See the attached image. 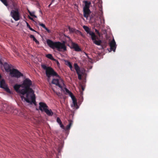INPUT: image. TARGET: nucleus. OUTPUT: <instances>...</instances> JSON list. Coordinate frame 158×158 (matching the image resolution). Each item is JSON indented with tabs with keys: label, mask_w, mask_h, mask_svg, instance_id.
Here are the masks:
<instances>
[{
	"label": "nucleus",
	"mask_w": 158,
	"mask_h": 158,
	"mask_svg": "<svg viewBox=\"0 0 158 158\" xmlns=\"http://www.w3.org/2000/svg\"><path fill=\"white\" fill-rule=\"evenodd\" d=\"M29 19H30L31 20H33V19L30 17H29Z\"/></svg>",
	"instance_id": "nucleus-40"
},
{
	"label": "nucleus",
	"mask_w": 158,
	"mask_h": 158,
	"mask_svg": "<svg viewBox=\"0 0 158 158\" xmlns=\"http://www.w3.org/2000/svg\"><path fill=\"white\" fill-rule=\"evenodd\" d=\"M83 28L87 32V34H89L91 36V38L93 41V42L96 45L101 46L102 43V41L101 40H97L96 39L98 40V38L95 35V33L91 31V29L88 27L84 26Z\"/></svg>",
	"instance_id": "nucleus-4"
},
{
	"label": "nucleus",
	"mask_w": 158,
	"mask_h": 158,
	"mask_svg": "<svg viewBox=\"0 0 158 158\" xmlns=\"http://www.w3.org/2000/svg\"><path fill=\"white\" fill-rule=\"evenodd\" d=\"M2 63L1 61L0 60V64L2 65Z\"/></svg>",
	"instance_id": "nucleus-38"
},
{
	"label": "nucleus",
	"mask_w": 158,
	"mask_h": 158,
	"mask_svg": "<svg viewBox=\"0 0 158 158\" xmlns=\"http://www.w3.org/2000/svg\"><path fill=\"white\" fill-rule=\"evenodd\" d=\"M56 121L59 124H61L62 123L61 120L59 117L57 118Z\"/></svg>",
	"instance_id": "nucleus-30"
},
{
	"label": "nucleus",
	"mask_w": 158,
	"mask_h": 158,
	"mask_svg": "<svg viewBox=\"0 0 158 158\" xmlns=\"http://www.w3.org/2000/svg\"><path fill=\"white\" fill-rule=\"evenodd\" d=\"M30 37L31 38L33 39V38L35 37V36L33 35H31L30 36Z\"/></svg>",
	"instance_id": "nucleus-36"
},
{
	"label": "nucleus",
	"mask_w": 158,
	"mask_h": 158,
	"mask_svg": "<svg viewBox=\"0 0 158 158\" xmlns=\"http://www.w3.org/2000/svg\"><path fill=\"white\" fill-rule=\"evenodd\" d=\"M66 92V93H67L68 94H69V95L71 97V98L72 99V100H73V99H75L76 98L73 95V94L67 88H64Z\"/></svg>",
	"instance_id": "nucleus-19"
},
{
	"label": "nucleus",
	"mask_w": 158,
	"mask_h": 158,
	"mask_svg": "<svg viewBox=\"0 0 158 158\" xmlns=\"http://www.w3.org/2000/svg\"><path fill=\"white\" fill-rule=\"evenodd\" d=\"M44 112L49 116H52L53 114V113L52 110L51 109L49 110L48 108L47 109H45Z\"/></svg>",
	"instance_id": "nucleus-20"
},
{
	"label": "nucleus",
	"mask_w": 158,
	"mask_h": 158,
	"mask_svg": "<svg viewBox=\"0 0 158 158\" xmlns=\"http://www.w3.org/2000/svg\"><path fill=\"white\" fill-rule=\"evenodd\" d=\"M41 66L44 69L46 70V75L48 78V79H49L52 76H56L58 78V79H53L52 83L62 89L63 86L64 85V81L60 77L58 74L50 67H47L44 64H41Z\"/></svg>",
	"instance_id": "nucleus-2"
},
{
	"label": "nucleus",
	"mask_w": 158,
	"mask_h": 158,
	"mask_svg": "<svg viewBox=\"0 0 158 158\" xmlns=\"http://www.w3.org/2000/svg\"><path fill=\"white\" fill-rule=\"evenodd\" d=\"M2 105H0V107H1Z\"/></svg>",
	"instance_id": "nucleus-47"
},
{
	"label": "nucleus",
	"mask_w": 158,
	"mask_h": 158,
	"mask_svg": "<svg viewBox=\"0 0 158 158\" xmlns=\"http://www.w3.org/2000/svg\"><path fill=\"white\" fill-rule=\"evenodd\" d=\"M80 94H81V95H82L83 94V92H81L80 93Z\"/></svg>",
	"instance_id": "nucleus-44"
},
{
	"label": "nucleus",
	"mask_w": 158,
	"mask_h": 158,
	"mask_svg": "<svg viewBox=\"0 0 158 158\" xmlns=\"http://www.w3.org/2000/svg\"><path fill=\"white\" fill-rule=\"evenodd\" d=\"M10 14L15 21H17L20 19V13L17 8H15V10H12L11 11Z\"/></svg>",
	"instance_id": "nucleus-6"
},
{
	"label": "nucleus",
	"mask_w": 158,
	"mask_h": 158,
	"mask_svg": "<svg viewBox=\"0 0 158 158\" xmlns=\"http://www.w3.org/2000/svg\"><path fill=\"white\" fill-rule=\"evenodd\" d=\"M27 27L31 31H35L33 29V28L31 27L30 25H29V24L27 23Z\"/></svg>",
	"instance_id": "nucleus-27"
},
{
	"label": "nucleus",
	"mask_w": 158,
	"mask_h": 158,
	"mask_svg": "<svg viewBox=\"0 0 158 158\" xmlns=\"http://www.w3.org/2000/svg\"><path fill=\"white\" fill-rule=\"evenodd\" d=\"M66 92V93H67L68 94H69V95L71 97V98L72 99V100H73V99H75L76 98L73 95V94L67 88H64Z\"/></svg>",
	"instance_id": "nucleus-17"
},
{
	"label": "nucleus",
	"mask_w": 158,
	"mask_h": 158,
	"mask_svg": "<svg viewBox=\"0 0 158 158\" xmlns=\"http://www.w3.org/2000/svg\"><path fill=\"white\" fill-rule=\"evenodd\" d=\"M82 89L83 90H84V88L82 87Z\"/></svg>",
	"instance_id": "nucleus-45"
},
{
	"label": "nucleus",
	"mask_w": 158,
	"mask_h": 158,
	"mask_svg": "<svg viewBox=\"0 0 158 158\" xmlns=\"http://www.w3.org/2000/svg\"><path fill=\"white\" fill-rule=\"evenodd\" d=\"M10 74L12 75L13 77H15L17 78L20 77H23V74L20 72L18 70L15 69H13L11 71Z\"/></svg>",
	"instance_id": "nucleus-7"
},
{
	"label": "nucleus",
	"mask_w": 158,
	"mask_h": 158,
	"mask_svg": "<svg viewBox=\"0 0 158 158\" xmlns=\"http://www.w3.org/2000/svg\"><path fill=\"white\" fill-rule=\"evenodd\" d=\"M32 85V81L29 79L26 78L24 80L22 84L15 85L14 88L16 92L21 95V97L22 100L24 99L31 104L33 103L36 105L34 92L30 88Z\"/></svg>",
	"instance_id": "nucleus-1"
},
{
	"label": "nucleus",
	"mask_w": 158,
	"mask_h": 158,
	"mask_svg": "<svg viewBox=\"0 0 158 158\" xmlns=\"http://www.w3.org/2000/svg\"><path fill=\"white\" fill-rule=\"evenodd\" d=\"M85 55H86V56H87V57L88 58V59L89 60V61H90V60H92L89 57V56L88 55V54L86 53H85Z\"/></svg>",
	"instance_id": "nucleus-34"
},
{
	"label": "nucleus",
	"mask_w": 158,
	"mask_h": 158,
	"mask_svg": "<svg viewBox=\"0 0 158 158\" xmlns=\"http://www.w3.org/2000/svg\"><path fill=\"white\" fill-rule=\"evenodd\" d=\"M54 0H52V1L51 2V3H52H52L54 2Z\"/></svg>",
	"instance_id": "nucleus-41"
},
{
	"label": "nucleus",
	"mask_w": 158,
	"mask_h": 158,
	"mask_svg": "<svg viewBox=\"0 0 158 158\" xmlns=\"http://www.w3.org/2000/svg\"><path fill=\"white\" fill-rule=\"evenodd\" d=\"M28 12H29V14L32 17H35V18L36 17V16L34 15V12H31L29 10H28Z\"/></svg>",
	"instance_id": "nucleus-28"
},
{
	"label": "nucleus",
	"mask_w": 158,
	"mask_h": 158,
	"mask_svg": "<svg viewBox=\"0 0 158 158\" xmlns=\"http://www.w3.org/2000/svg\"><path fill=\"white\" fill-rule=\"evenodd\" d=\"M74 66L76 73L78 75V77L79 80L81 79V75L80 74L81 71L80 69L79 66L77 63H74Z\"/></svg>",
	"instance_id": "nucleus-8"
},
{
	"label": "nucleus",
	"mask_w": 158,
	"mask_h": 158,
	"mask_svg": "<svg viewBox=\"0 0 158 158\" xmlns=\"http://www.w3.org/2000/svg\"><path fill=\"white\" fill-rule=\"evenodd\" d=\"M3 66L4 67V69L5 70V71L6 72H10L12 70L11 69V65L10 64H9L6 63H5L4 64Z\"/></svg>",
	"instance_id": "nucleus-12"
},
{
	"label": "nucleus",
	"mask_w": 158,
	"mask_h": 158,
	"mask_svg": "<svg viewBox=\"0 0 158 158\" xmlns=\"http://www.w3.org/2000/svg\"><path fill=\"white\" fill-rule=\"evenodd\" d=\"M11 22H12V23H13V20H12V21H11Z\"/></svg>",
	"instance_id": "nucleus-46"
},
{
	"label": "nucleus",
	"mask_w": 158,
	"mask_h": 158,
	"mask_svg": "<svg viewBox=\"0 0 158 158\" xmlns=\"http://www.w3.org/2000/svg\"><path fill=\"white\" fill-rule=\"evenodd\" d=\"M72 48L74 49V50L76 52H81V49L79 47V45L77 44L72 42L71 44Z\"/></svg>",
	"instance_id": "nucleus-10"
},
{
	"label": "nucleus",
	"mask_w": 158,
	"mask_h": 158,
	"mask_svg": "<svg viewBox=\"0 0 158 158\" xmlns=\"http://www.w3.org/2000/svg\"><path fill=\"white\" fill-rule=\"evenodd\" d=\"M83 2L85 3V6L83 9H89L90 5L91 3L90 2L86 1H83Z\"/></svg>",
	"instance_id": "nucleus-15"
},
{
	"label": "nucleus",
	"mask_w": 158,
	"mask_h": 158,
	"mask_svg": "<svg viewBox=\"0 0 158 158\" xmlns=\"http://www.w3.org/2000/svg\"><path fill=\"white\" fill-rule=\"evenodd\" d=\"M95 32L100 37L101 36V34L96 29H95Z\"/></svg>",
	"instance_id": "nucleus-31"
},
{
	"label": "nucleus",
	"mask_w": 158,
	"mask_h": 158,
	"mask_svg": "<svg viewBox=\"0 0 158 158\" xmlns=\"http://www.w3.org/2000/svg\"><path fill=\"white\" fill-rule=\"evenodd\" d=\"M0 0L6 6H8V4L7 3L6 0Z\"/></svg>",
	"instance_id": "nucleus-25"
},
{
	"label": "nucleus",
	"mask_w": 158,
	"mask_h": 158,
	"mask_svg": "<svg viewBox=\"0 0 158 158\" xmlns=\"http://www.w3.org/2000/svg\"><path fill=\"white\" fill-rule=\"evenodd\" d=\"M57 65L59 64V62H58V61H57Z\"/></svg>",
	"instance_id": "nucleus-43"
},
{
	"label": "nucleus",
	"mask_w": 158,
	"mask_h": 158,
	"mask_svg": "<svg viewBox=\"0 0 158 158\" xmlns=\"http://www.w3.org/2000/svg\"><path fill=\"white\" fill-rule=\"evenodd\" d=\"M39 25L41 26L43 28H44V29L46 28V26H45V25L43 23H39Z\"/></svg>",
	"instance_id": "nucleus-32"
},
{
	"label": "nucleus",
	"mask_w": 158,
	"mask_h": 158,
	"mask_svg": "<svg viewBox=\"0 0 158 158\" xmlns=\"http://www.w3.org/2000/svg\"><path fill=\"white\" fill-rule=\"evenodd\" d=\"M66 92V93H67L68 94H69V95L71 97V98L72 99V100H73V99H75L76 98L73 95V94L67 88H64Z\"/></svg>",
	"instance_id": "nucleus-18"
},
{
	"label": "nucleus",
	"mask_w": 158,
	"mask_h": 158,
	"mask_svg": "<svg viewBox=\"0 0 158 158\" xmlns=\"http://www.w3.org/2000/svg\"><path fill=\"white\" fill-rule=\"evenodd\" d=\"M6 86L5 80L4 79L0 80V87L2 88H4Z\"/></svg>",
	"instance_id": "nucleus-16"
},
{
	"label": "nucleus",
	"mask_w": 158,
	"mask_h": 158,
	"mask_svg": "<svg viewBox=\"0 0 158 158\" xmlns=\"http://www.w3.org/2000/svg\"><path fill=\"white\" fill-rule=\"evenodd\" d=\"M69 124L65 128L64 130L66 131L70 129L71 126L73 124V121L71 120H69Z\"/></svg>",
	"instance_id": "nucleus-22"
},
{
	"label": "nucleus",
	"mask_w": 158,
	"mask_h": 158,
	"mask_svg": "<svg viewBox=\"0 0 158 158\" xmlns=\"http://www.w3.org/2000/svg\"><path fill=\"white\" fill-rule=\"evenodd\" d=\"M33 41H34L36 39V38L35 37L34 38H33Z\"/></svg>",
	"instance_id": "nucleus-42"
},
{
	"label": "nucleus",
	"mask_w": 158,
	"mask_h": 158,
	"mask_svg": "<svg viewBox=\"0 0 158 158\" xmlns=\"http://www.w3.org/2000/svg\"><path fill=\"white\" fill-rule=\"evenodd\" d=\"M44 29L48 33H50V31L46 27L44 28Z\"/></svg>",
	"instance_id": "nucleus-35"
},
{
	"label": "nucleus",
	"mask_w": 158,
	"mask_h": 158,
	"mask_svg": "<svg viewBox=\"0 0 158 158\" xmlns=\"http://www.w3.org/2000/svg\"><path fill=\"white\" fill-rule=\"evenodd\" d=\"M73 101V106L75 107H76L77 106V99L76 98L75 99H73L72 100Z\"/></svg>",
	"instance_id": "nucleus-24"
},
{
	"label": "nucleus",
	"mask_w": 158,
	"mask_h": 158,
	"mask_svg": "<svg viewBox=\"0 0 158 158\" xmlns=\"http://www.w3.org/2000/svg\"><path fill=\"white\" fill-rule=\"evenodd\" d=\"M60 127L63 129H65V127L64 126V125L62 124V123H61V124H59Z\"/></svg>",
	"instance_id": "nucleus-33"
},
{
	"label": "nucleus",
	"mask_w": 158,
	"mask_h": 158,
	"mask_svg": "<svg viewBox=\"0 0 158 158\" xmlns=\"http://www.w3.org/2000/svg\"><path fill=\"white\" fill-rule=\"evenodd\" d=\"M39 109L41 111H45V109L48 108V106L44 102H40L39 103Z\"/></svg>",
	"instance_id": "nucleus-9"
},
{
	"label": "nucleus",
	"mask_w": 158,
	"mask_h": 158,
	"mask_svg": "<svg viewBox=\"0 0 158 158\" xmlns=\"http://www.w3.org/2000/svg\"><path fill=\"white\" fill-rule=\"evenodd\" d=\"M84 16L87 18L91 13L89 9H83Z\"/></svg>",
	"instance_id": "nucleus-13"
},
{
	"label": "nucleus",
	"mask_w": 158,
	"mask_h": 158,
	"mask_svg": "<svg viewBox=\"0 0 158 158\" xmlns=\"http://www.w3.org/2000/svg\"><path fill=\"white\" fill-rule=\"evenodd\" d=\"M0 111H7L8 113H14L15 114L17 113V110L14 108V107L11 105H8L6 104H2L1 107H0Z\"/></svg>",
	"instance_id": "nucleus-5"
},
{
	"label": "nucleus",
	"mask_w": 158,
	"mask_h": 158,
	"mask_svg": "<svg viewBox=\"0 0 158 158\" xmlns=\"http://www.w3.org/2000/svg\"><path fill=\"white\" fill-rule=\"evenodd\" d=\"M65 64L67 65L70 68L72 71H74V69H73V66L70 62L68 61H65Z\"/></svg>",
	"instance_id": "nucleus-21"
},
{
	"label": "nucleus",
	"mask_w": 158,
	"mask_h": 158,
	"mask_svg": "<svg viewBox=\"0 0 158 158\" xmlns=\"http://www.w3.org/2000/svg\"><path fill=\"white\" fill-rule=\"evenodd\" d=\"M5 89L7 93H10V89L7 86L5 87L4 88H3Z\"/></svg>",
	"instance_id": "nucleus-26"
},
{
	"label": "nucleus",
	"mask_w": 158,
	"mask_h": 158,
	"mask_svg": "<svg viewBox=\"0 0 158 158\" xmlns=\"http://www.w3.org/2000/svg\"><path fill=\"white\" fill-rule=\"evenodd\" d=\"M47 43L50 47L53 49L56 48L59 51H60L61 49H63L64 51L66 50V47L64 43H61L60 42H54L48 39L47 40Z\"/></svg>",
	"instance_id": "nucleus-3"
},
{
	"label": "nucleus",
	"mask_w": 158,
	"mask_h": 158,
	"mask_svg": "<svg viewBox=\"0 0 158 158\" xmlns=\"http://www.w3.org/2000/svg\"><path fill=\"white\" fill-rule=\"evenodd\" d=\"M109 45L110 47V50L115 52L116 47V43L114 39L110 43Z\"/></svg>",
	"instance_id": "nucleus-11"
},
{
	"label": "nucleus",
	"mask_w": 158,
	"mask_h": 158,
	"mask_svg": "<svg viewBox=\"0 0 158 158\" xmlns=\"http://www.w3.org/2000/svg\"><path fill=\"white\" fill-rule=\"evenodd\" d=\"M52 4V3H51L48 6V7H50Z\"/></svg>",
	"instance_id": "nucleus-39"
},
{
	"label": "nucleus",
	"mask_w": 158,
	"mask_h": 158,
	"mask_svg": "<svg viewBox=\"0 0 158 158\" xmlns=\"http://www.w3.org/2000/svg\"><path fill=\"white\" fill-rule=\"evenodd\" d=\"M100 6L101 7H100L99 11L97 12V13H96L95 15H96V14H97V17L100 19H102L103 18V12L102 11V6L101 5Z\"/></svg>",
	"instance_id": "nucleus-14"
},
{
	"label": "nucleus",
	"mask_w": 158,
	"mask_h": 158,
	"mask_svg": "<svg viewBox=\"0 0 158 158\" xmlns=\"http://www.w3.org/2000/svg\"><path fill=\"white\" fill-rule=\"evenodd\" d=\"M46 56L48 58L52 60H53L55 61L56 60V59H55L53 57L52 55L50 54H47Z\"/></svg>",
	"instance_id": "nucleus-23"
},
{
	"label": "nucleus",
	"mask_w": 158,
	"mask_h": 158,
	"mask_svg": "<svg viewBox=\"0 0 158 158\" xmlns=\"http://www.w3.org/2000/svg\"><path fill=\"white\" fill-rule=\"evenodd\" d=\"M36 43L38 44H39V42L36 39L34 41Z\"/></svg>",
	"instance_id": "nucleus-37"
},
{
	"label": "nucleus",
	"mask_w": 158,
	"mask_h": 158,
	"mask_svg": "<svg viewBox=\"0 0 158 158\" xmlns=\"http://www.w3.org/2000/svg\"><path fill=\"white\" fill-rule=\"evenodd\" d=\"M69 31L71 32H73L75 31V29L73 28H71L70 27H68Z\"/></svg>",
	"instance_id": "nucleus-29"
}]
</instances>
